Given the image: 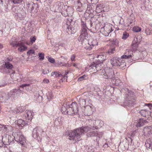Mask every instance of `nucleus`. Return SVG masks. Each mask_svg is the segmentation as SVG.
I'll return each mask as SVG.
<instances>
[{
    "instance_id": "f257e3e1",
    "label": "nucleus",
    "mask_w": 152,
    "mask_h": 152,
    "mask_svg": "<svg viewBox=\"0 0 152 152\" xmlns=\"http://www.w3.org/2000/svg\"><path fill=\"white\" fill-rule=\"evenodd\" d=\"M87 132L88 133L86 135L88 137L98 136V132L96 130L88 126H83L73 131H70L68 133V135L69 140H75V142H77L79 141L83 134Z\"/></svg>"
},
{
    "instance_id": "f03ea898",
    "label": "nucleus",
    "mask_w": 152,
    "mask_h": 152,
    "mask_svg": "<svg viewBox=\"0 0 152 152\" xmlns=\"http://www.w3.org/2000/svg\"><path fill=\"white\" fill-rule=\"evenodd\" d=\"M61 111L64 114L74 116L78 114V105L75 102H72L70 104L67 103L66 106H62Z\"/></svg>"
},
{
    "instance_id": "7ed1b4c3",
    "label": "nucleus",
    "mask_w": 152,
    "mask_h": 152,
    "mask_svg": "<svg viewBox=\"0 0 152 152\" xmlns=\"http://www.w3.org/2000/svg\"><path fill=\"white\" fill-rule=\"evenodd\" d=\"M81 44L83 45V47L87 50H90L92 49L94 46L98 45V42L96 39H94L92 38H90L87 41H84Z\"/></svg>"
},
{
    "instance_id": "20e7f679",
    "label": "nucleus",
    "mask_w": 152,
    "mask_h": 152,
    "mask_svg": "<svg viewBox=\"0 0 152 152\" xmlns=\"http://www.w3.org/2000/svg\"><path fill=\"white\" fill-rule=\"evenodd\" d=\"M12 135L14 136V138L16 142H19L22 145H24L25 140V138L20 132L17 131L14 133L13 132Z\"/></svg>"
},
{
    "instance_id": "39448f33",
    "label": "nucleus",
    "mask_w": 152,
    "mask_h": 152,
    "mask_svg": "<svg viewBox=\"0 0 152 152\" xmlns=\"http://www.w3.org/2000/svg\"><path fill=\"white\" fill-rule=\"evenodd\" d=\"M111 64L113 66H120L126 65V63L124 60H122L121 58L115 57L111 58L110 60Z\"/></svg>"
},
{
    "instance_id": "423d86ee",
    "label": "nucleus",
    "mask_w": 152,
    "mask_h": 152,
    "mask_svg": "<svg viewBox=\"0 0 152 152\" xmlns=\"http://www.w3.org/2000/svg\"><path fill=\"white\" fill-rule=\"evenodd\" d=\"M87 29H81V33L78 38V41L81 42L87 41L88 38V34L87 32Z\"/></svg>"
},
{
    "instance_id": "0eeeda50",
    "label": "nucleus",
    "mask_w": 152,
    "mask_h": 152,
    "mask_svg": "<svg viewBox=\"0 0 152 152\" xmlns=\"http://www.w3.org/2000/svg\"><path fill=\"white\" fill-rule=\"evenodd\" d=\"M105 73L103 72V75L104 77L106 79H108V80L110 81V79H112L114 76V72L112 69H109L106 70V71H104Z\"/></svg>"
},
{
    "instance_id": "6e6552de",
    "label": "nucleus",
    "mask_w": 152,
    "mask_h": 152,
    "mask_svg": "<svg viewBox=\"0 0 152 152\" xmlns=\"http://www.w3.org/2000/svg\"><path fill=\"white\" fill-rule=\"evenodd\" d=\"M113 30L112 27L110 26H105L101 28L100 32L105 37L108 36Z\"/></svg>"
},
{
    "instance_id": "1a4fd4ad",
    "label": "nucleus",
    "mask_w": 152,
    "mask_h": 152,
    "mask_svg": "<svg viewBox=\"0 0 152 152\" xmlns=\"http://www.w3.org/2000/svg\"><path fill=\"white\" fill-rule=\"evenodd\" d=\"M13 140L12 138L8 134H4L2 136V142L4 145H10Z\"/></svg>"
},
{
    "instance_id": "9d476101",
    "label": "nucleus",
    "mask_w": 152,
    "mask_h": 152,
    "mask_svg": "<svg viewBox=\"0 0 152 152\" xmlns=\"http://www.w3.org/2000/svg\"><path fill=\"white\" fill-rule=\"evenodd\" d=\"M74 22L71 20H67L66 23L65 24L64 26L65 28H66V31H68L69 29L71 30H73L74 29L73 26L74 25Z\"/></svg>"
},
{
    "instance_id": "9b49d317",
    "label": "nucleus",
    "mask_w": 152,
    "mask_h": 152,
    "mask_svg": "<svg viewBox=\"0 0 152 152\" xmlns=\"http://www.w3.org/2000/svg\"><path fill=\"white\" fill-rule=\"evenodd\" d=\"M21 90L18 88L17 89H13L9 92V95L10 96L11 98H15L19 96V94L20 93Z\"/></svg>"
},
{
    "instance_id": "f8f14e48",
    "label": "nucleus",
    "mask_w": 152,
    "mask_h": 152,
    "mask_svg": "<svg viewBox=\"0 0 152 152\" xmlns=\"http://www.w3.org/2000/svg\"><path fill=\"white\" fill-rule=\"evenodd\" d=\"M87 96L86 93H83L80 98L79 100V103L80 105L84 106L86 104V101H88L89 99L87 98Z\"/></svg>"
},
{
    "instance_id": "ddd939ff",
    "label": "nucleus",
    "mask_w": 152,
    "mask_h": 152,
    "mask_svg": "<svg viewBox=\"0 0 152 152\" xmlns=\"http://www.w3.org/2000/svg\"><path fill=\"white\" fill-rule=\"evenodd\" d=\"M143 131L145 136H150L152 134V125L145 126L143 128Z\"/></svg>"
},
{
    "instance_id": "4468645a",
    "label": "nucleus",
    "mask_w": 152,
    "mask_h": 152,
    "mask_svg": "<svg viewBox=\"0 0 152 152\" xmlns=\"http://www.w3.org/2000/svg\"><path fill=\"white\" fill-rule=\"evenodd\" d=\"M90 121L91 123V127L92 129H96L97 126H100V125L99 124L101 121L99 120H91Z\"/></svg>"
},
{
    "instance_id": "2eb2a0df",
    "label": "nucleus",
    "mask_w": 152,
    "mask_h": 152,
    "mask_svg": "<svg viewBox=\"0 0 152 152\" xmlns=\"http://www.w3.org/2000/svg\"><path fill=\"white\" fill-rule=\"evenodd\" d=\"M41 131L43 132V131L41 128H38V127L35 128L33 130L32 133V137L34 138H37L39 136V134L40 133Z\"/></svg>"
},
{
    "instance_id": "dca6fc26",
    "label": "nucleus",
    "mask_w": 152,
    "mask_h": 152,
    "mask_svg": "<svg viewBox=\"0 0 152 152\" xmlns=\"http://www.w3.org/2000/svg\"><path fill=\"white\" fill-rule=\"evenodd\" d=\"M142 37L141 36H138L134 38V40L132 41V46L137 49V48L141 40Z\"/></svg>"
},
{
    "instance_id": "f3484780",
    "label": "nucleus",
    "mask_w": 152,
    "mask_h": 152,
    "mask_svg": "<svg viewBox=\"0 0 152 152\" xmlns=\"http://www.w3.org/2000/svg\"><path fill=\"white\" fill-rule=\"evenodd\" d=\"M110 85H113L116 86L121 85V80L119 79L113 78L112 79H110V81H109Z\"/></svg>"
},
{
    "instance_id": "a211bd4d",
    "label": "nucleus",
    "mask_w": 152,
    "mask_h": 152,
    "mask_svg": "<svg viewBox=\"0 0 152 152\" xmlns=\"http://www.w3.org/2000/svg\"><path fill=\"white\" fill-rule=\"evenodd\" d=\"M11 99L10 95H9V92L7 94L6 93L2 92L1 93L0 96V99L4 102H6L9 99Z\"/></svg>"
},
{
    "instance_id": "6ab92c4d",
    "label": "nucleus",
    "mask_w": 152,
    "mask_h": 152,
    "mask_svg": "<svg viewBox=\"0 0 152 152\" xmlns=\"http://www.w3.org/2000/svg\"><path fill=\"white\" fill-rule=\"evenodd\" d=\"M139 113L141 115L148 118L149 117L148 116L151 114V113L150 111L146 110H141L140 111Z\"/></svg>"
},
{
    "instance_id": "aec40b11",
    "label": "nucleus",
    "mask_w": 152,
    "mask_h": 152,
    "mask_svg": "<svg viewBox=\"0 0 152 152\" xmlns=\"http://www.w3.org/2000/svg\"><path fill=\"white\" fill-rule=\"evenodd\" d=\"M95 64L97 72L101 70L104 66L102 62L96 61Z\"/></svg>"
},
{
    "instance_id": "412c9836",
    "label": "nucleus",
    "mask_w": 152,
    "mask_h": 152,
    "mask_svg": "<svg viewBox=\"0 0 152 152\" xmlns=\"http://www.w3.org/2000/svg\"><path fill=\"white\" fill-rule=\"evenodd\" d=\"M103 5L101 4H98L96 5V12L97 13H99L104 11Z\"/></svg>"
},
{
    "instance_id": "4be33fe9",
    "label": "nucleus",
    "mask_w": 152,
    "mask_h": 152,
    "mask_svg": "<svg viewBox=\"0 0 152 152\" xmlns=\"http://www.w3.org/2000/svg\"><path fill=\"white\" fill-rule=\"evenodd\" d=\"M26 117L27 119L31 121L33 118L34 113L30 110H26Z\"/></svg>"
},
{
    "instance_id": "5701e85b",
    "label": "nucleus",
    "mask_w": 152,
    "mask_h": 152,
    "mask_svg": "<svg viewBox=\"0 0 152 152\" xmlns=\"http://www.w3.org/2000/svg\"><path fill=\"white\" fill-rule=\"evenodd\" d=\"M15 123L19 126H21L23 127L27 124H28L27 121H25L22 119H19L18 120L15 121Z\"/></svg>"
},
{
    "instance_id": "b1692460",
    "label": "nucleus",
    "mask_w": 152,
    "mask_h": 152,
    "mask_svg": "<svg viewBox=\"0 0 152 152\" xmlns=\"http://www.w3.org/2000/svg\"><path fill=\"white\" fill-rule=\"evenodd\" d=\"M25 109V107L23 106H19L13 110V112L14 113H18L23 111Z\"/></svg>"
},
{
    "instance_id": "393cba45",
    "label": "nucleus",
    "mask_w": 152,
    "mask_h": 152,
    "mask_svg": "<svg viewBox=\"0 0 152 152\" xmlns=\"http://www.w3.org/2000/svg\"><path fill=\"white\" fill-rule=\"evenodd\" d=\"M145 146L147 148H148L152 150V138L148 139L146 141Z\"/></svg>"
},
{
    "instance_id": "a878e982",
    "label": "nucleus",
    "mask_w": 152,
    "mask_h": 152,
    "mask_svg": "<svg viewBox=\"0 0 152 152\" xmlns=\"http://www.w3.org/2000/svg\"><path fill=\"white\" fill-rule=\"evenodd\" d=\"M65 7L63 2H58L57 3L56 8L60 12H63V7Z\"/></svg>"
},
{
    "instance_id": "bb28decb",
    "label": "nucleus",
    "mask_w": 152,
    "mask_h": 152,
    "mask_svg": "<svg viewBox=\"0 0 152 152\" xmlns=\"http://www.w3.org/2000/svg\"><path fill=\"white\" fill-rule=\"evenodd\" d=\"M8 4L7 6H8V5H10V4H18L21 3L23 1L22 0H8Z\"/></svg>"
},
{
    "instance_id": "cd10ccee",
    "label": "nucleus",
    "mask_w": 152,
    "mask_h": 152,
    "mask_svg": "<svg viewBox=\"0 0 152 152\" xmlns=\"http://www.w3.org/2000/svg\"><path fill=\"white\" fill-rule=\"evenodd\" d=\"M96 67L95 62H94L89 66V70L90 72H96L97 71Z\"/></svg>"
},
{
    "instance_id": "c85d7f7f",
    "label": "nucleus",
    "mask_w": 152,
    "mask_h": 152,
    "mask_svg": "<svg viewBox=\"0 0 152 152\" xmlns=\"http://www.w3.org/2000/svg\"><path fill=\"white\" fill-rule=\"evenodd\" d=\"M125 104L126 105L130 106L135 104V101L133 99H131V100L127 99L125 102Z\"/></svg>"
},
{
    "instance_id": "c756f323",
    "label": "nucleus",
    "mask_w": 152,
    "mask_h": 152,
    "mask_svg": "<svg viewBox=\"0 0 152 152\" xmlns=\"http://www.w3.org/2000/svg\"><path fill=\"white\" fill-rule=\"evenodd\" d=\"M69 73V72H66L65 71H64L62 72V74L59 73L58 72L57 77H60L62 76V77L63 78H64V80L66 79L67 80V75Z\"/></svg>"
},
{
    "instance_id": "7c9ffc66",
    "label": "nucleus",
    "mask_w": 152,
    "mask_h": 152,
    "mask_svg": "<svg viewBox=\"0 0 152 152\" xmlns=\"http://www.w3.org/2000/svg\"><path fill=\"white\" fill-rule=\"evenodd\" d=\"M110 42L111 44L113 45V47L115 48V47L118 46L119 41L118 39H113L110 41Z\"/></svg>"
},
{
    "instance_id": "2f4dec72",
    "label": "nucleus",
    "mask_w": 152,
    "mask_h": 152,
    "mask_svg": "<svg viewBox=\"0 0 152 152\" xmlns=\"http://www.w3.org/2000/svg\"><path fill=\"white\" fill-rule=\"evenodd\" d=\"M4 130L6 132L9 133L11 132L13 130V128L10 126H4Z\"/></svg>"
},
{
    "instance_id": "473e14b6",
    "label": "nucleus",
    "mask_w": 152,
    "mask_h": 152,
    "mask_svg": "<svg viewBox=\"0 0 152 152\" xmlns=\"http://www.w3.org/2000/svg\"><path fill=\"white\" fill-rule=\"evenodd\" d=\"M97 58L96 61L102 62L103 63V61L106 59V57L103 54H101L98 56Z\"/></svg>"
},
{
    "instance_id": "72a5a7b5",
    "label": "nucleus",
    "mask_w": 152,
    "mask_h": 152,
    "mask_svg": "<svg viewBox=\"0 0 152 152\" xmlns=\"http://www.w3.org/2000/svg\"><path fill=\"white\" fill-rule=\"evenodd\" d=\"M146 121L142 119H139L137 121V123L136 125L137 127H141L143 126L144 124L146 123Z\"/></svg>"
},
{
    "instance_id": "f704fd0d",
    "label": "nucleus",
    "mask_w": 152,
    "mask_h": 152,
    "mask_svg": "<svg viewBox=\"0 0 152 152\" xmlns=\"http://www.w3.org/2000/svg\"><path fill=\"white\" fill-rule=\"evenodd\" d=\"M18 47L19 48H18V50L20 52L25 50L27 49V47L25 46L22 43H19Z\"/></svg>"
},
{
    "instance_id": "c9c22d12",
    "label": "nucleus",
    "mask_w": 152,
    "mask_h": 152,
    "mask_svg": "<svg viewBox=\"0 0 152 152\" xmlns=\"http://www.w3.org/2000/svg\"><path fill=\"white\" fill-rule=\"evenodd\" d=\"M85 108L84 110L85 112H86V114L87 115H89L91 113V108L89 106H87L86 107L84 106Z\"/></svg>"
},
{
    "instance_id": "e433bc0d",
    "label": "nucleus",
    "mask_w": 152,
    "mask_h": 152,
    "mask_svg": "<svg viewBox=\"0 0 152 152\" xmlns=\"http://www.w3.org/2000/svg\"><path fill=\"white\" fill-rule=\"evenodd\" d=\"M4 67L9 69H12L13 68V66L9 62L6 61L5 62Z\"/></svg>"
},
{
    "instance_id": "4c0bfd02",
    "label": "nucleus",
    "mask_w": 152,
    "mask_h": 152,
    "mask_svg": "<svg viewBox=\"0 0 152 152\" xmlns=\"http://www.w3.org/2000/svg\"><path fill=\"white\" fill-rule=\"evenodd\" d=\"M76 5H77V7L76 8L77 10L79 12H81L82 11V9L81 8L82 4L78 0L76 3Z\"/></svg>"
},
{
    "instance_id": "58836bf2",
    "label": "nucleus",
    "mask_w": 152,
    "mask_h": 152,
    "mask_svg": "<svg viewBox=\"0 0 152 152\" xmlns=\"http://www.w3.org/2000/svg\"><path fill=\"white\" fill-rule=\"evenodd\" d=\"M26 8L30 12H31L34 9V7L33 4H29L27 5Z\"/></svg>"
},
{
    "instance_id": "ea45409f",
    "label": "nucleus",
    "mask_w": 152,
    "mask_h": 152,
    "mask_svg": "<svg viewBox=\"0 0 152 152\" xmlns=\"http://www.w3.org/2000/svg\"><path fill=\"white\" fill-rule=\"evenodd\" d=\"M17 16L21 20L23 19L25 17V13L22 12L17 13Z\"/></svg>"
},
{
    "instance_id": "a19ab883",
    "label": "nucleus",
    "mask_w": 152,
    "mask_h": 152,
    "mask_svg": "<svg viewBox=\"0 0 152 152\" xmlns=\"http://www.w3.org/2000/svg\"><path fill=\"white\" fill-rule=\"evenodd\" d=\"M132 56V55H124L121 56V58L122 59H131Z\"/></svg>"
},
{
    "instance_id": "79ce46f5",
    "label": "nucleus",
    "mask_w": 152,
    "mask_h": 152,
    "mask_svg": "<svg viewBox=\"0 0 152 152\" xmlns=\"http://www.w3.org/2000/svg\"><path fill=\"white\" fill-rule=\"evenodd\" d=\"M94 6L93 5H88L87 10L90 12L91 13H92L94 11L93 9Z\"/></svg>"
},
{
    "instance_id": "37998d69",
    "label": "nucleus",
    "mask_w": 152,
    "mask_h": 152,
    "mask_svg": "<svg viewBox=\"0 0 152 152\" xmlns=\"http://www.w3.org/2000/svg\"><path fill=\"white\" fill-rule=\"evenodd\" d=\"M141 28L138 26H134L133 28V31L136 32L140 31H141Z\"/></svg>"
},
{
    "instance_id": "c03bdc74",
    "label": "nucleus",
    "mask_w": 152,
    "mask_h": 152,
    "mask_svg": "<svg viewBox=\"0 0 152 152\" xmlns=\"http://www.w3.org/2000/svg\"><path fill=\"white\" fill-rule=\"evenodd\" d=\"M145 33L147 35H150L152 34V29L149 28H146L145 30Z\"/></svg>"
},
{
    "instance_id": "a18cd8bd",
    "label": "nucleus",
    "mask_w": 152,
    "mask_h": 152,
    "mask_svg": "<svg viewBox=\"0 0 152 152\" xmlns=\"http://www.w3.org/2000/svg\"><path fill=\"white\" fill-rule=\"evenodd\" d=\"M81 25L82 26L81 29H87L88 28L85 22L81 21Z\"/></svg>"
},
{
    "instance_id": "49530a36",
    "label": "nucleus",
    "mask_w": 152,
    "mask_h": 152,
    "mask_svg": "<svg viewBox=\"0 0 152 152\" xmlns=\"http://www.w3.org/2000/svg\"><path fill=\"white\" fill-rule=\"evenodd\" d=\"M129 36V34L126 32H124L123 33V36L122 37V39H126Z\"/></svg>"
},
{
    "instance_id": "de8ad7c7",
    "label": "nucleus",
    "mask_w": 152,
    "mask_h": 152,
    "mask_svg": "<svg viewBox=\"0 0 152 152\" xmlns=\"http://www.w3.org/2000/svg\"><path fill=\"white\" fill-rule=\"evenodd\" d=\"M47 58L48 59V60L50 63L54 64L55 62V60L53 58H51V57L49 56H47Z\"/></svg>"
},
{
    "instance_id": "09e8293b",
    "label": "nucleus",
    "mask_w": 152,
    "mask_h": 152,
    "mask_svg": "<svg viewBox=\"0 0 152 152\" xmlns=\"http://www.w3.org/2000/svg\"><path fill=\"white\" fill-rule=\"evenodd\" d=\"M115 48H111L108 51V53L110 54H112L114 53V52L115 51Z\"/></svg>"
},
{
    "instance_id": "8fccbe9b",
    "label": "nucleus",
    "mask_w": 152,
    "mask_h": 152,
    "mask_svg": "<svg viewBox=\"0 0 152 152\" xmlns=\"http://www.w3.org/2000/svg\"><path fill=\"white\" fill-rule=\"evenodd\" d=\"M39 59L42 60L44 58V54L43 53H39Z\"/></svg>"
},
{
    "instance_id": "3c124183",
    "label": "nucleus",
    "mask_w": 152,
    "mask_h": 152,
    "mask_svg": "<svg viewBox=\"0 0 152 152\" xmlns=\"http://www.w3.org/2000/svg\"><path fill=\"white\" fill-rule=\"evenodd\" d=\"M30 42L31 43H33L36 40V37L35 36H34L33 37H31L30 38Z\"/></svg>"
},
{
    "instance_id": "603ef678",
    "label": "nucleus",
    "mask_w": 152,
    "mask_h": 152,
    "mask_svg": "<svg viewBox=\"0 0 152 152\" xmlns=\"http://www.w3.org/2000/svg\"><path fill=\"white\" fill-rule=\"evenodd\" d=\"M86 77V76L85 75H83L80 77L78 79V81H81L85 79V78Z\"/></svg>"
},
{
    "instance_id": "864d4df0",
    "label": "nucleus",
    "mask_w": 152,
    "mask_h": 152,
    "mask_svg": "<svg viewBox=\"0 0 152 152\" xmlns=\"http://www.w3.org/2000/svg\"><path fill=\"white\" fill-rule=\"evenodd\" d=\"M42 73L44 74H48L49 73V70L47 69H43L42 70Z\"/></svg>"
},
{
    "instance_id": "5fc2aeb1",
    "label": "nucleus",
    "mask_w": 152,
    "mask_h": 152,
    "mask_svg": "<svg viewBox=\"0 0 152 152\" xmlns=\"http://www.w3.org/2000/svg\"><path fill=\"white\" fill-rule=\"evenodd\" d=\"M34 53L35 52L32 50H30L27 52V54L29 55L31 54H34Z\"/></svg>"
},
{
    "instance_id": "6e6d98bb",
    "label": "nucleus",
    "mask_w": 152,
    "mask_h": 152,
    "mask_svg": "<svg viewBox=\"0 0 152 152\" xmlns=\"http://www.w3.org/2000/svg\"><path fill=\"white\" fill-rule=\"evenodd\" d=\"M10 45L14 47H17L18 46V43H16L15 42H12L10 43Z\"/></svg>"
},
{
    "instance_id": "4d7b16f0",
    "label": "nucleus",
    "mask_w": 152,
    "mask_h": 152,
    "mask_svg": "<svg viewBox=\"0 0 152 152\" xmlns=\"http://www.w3.org/2000/svg\"><path fill=\"white\" fill-rule=\"evenodd\" d=\"M58 73L57 72H52L51 74V75L52 76H55L57 77Z\"/></svg>"
},
{
    "instance_id": "13d9d810",
    "label": "nucleus",
    "mask_w": 152,
    "mask_h": 152,
    "mask_svg": "<svg viewBox=\"0 0 152 152\" xmlns=\"http://www.w3.org/2000/svg\"><path fill=\"white\" fill-rule=\"evenodd\" d=\"M103 135V133L102 132H98V136H97L99 137H102Z\"/></svg>"
},
{
    "instance_id": "bf43d9fd",
    "label": "nucleus",
    "mask_w": 152,
    "mask_h": 152,
    "mask_svg": "<svg viewBox=\"0 0 152 152\" xmlns=\"http://www.w3.org/2000/svg\"><path fill=\"white\" fill-rule=\"evenodd\" d=\"M12 12L16 14L18 13V10L15 8H13L12 9Z\"/></svg>"
},
{
    "instance_id": "052dcab7",
    "label": "nucleus",
    "mask_w": 152,
    "mask_h": 152,
    "mask_svg": "<svg viewBox=\"0 0 152 152\" xmlns=\"http://www.w3.org/2000/svg\"><path fill=\"white\" fill-rule=\"evenodd\" d=\"M145 105L148 106L150 109L152 108V104L146 103L145 104Z\"/></svg>"
},
{
    "instance_id": "680f3d73",
    "label": "nucleus",
    "mask_w": 152,
    "mask_h": 152,
    "mask_svg": "<svg viewBox=\"0 0 152 152\" xmlns=\"http://www.w3.org/2000/svg\"><path fill=\"white\" fill-rule=\"evenodd\" d=\"M29 85H30L29 84H22L21 86H20V87H22L23 88L24 87L29 86Z\"/></svg>"
},
{
    "instance_id": "e2e57ef3",
    "label": "nucleus",
    "mask_w": 152,
    "mask_h": 152,
    "mask_svg": "<svg viewBox=\"0 0 152 152\" xmlns=\"http://www.w3.org/2000/svg\"><path fill=\"white\" fill-rule=\"evenodd\" d=\"M43 81L44 83H48L49 82V80L48 79H45L43 80Z\"/></svg>"
},
{
    "instance_id": "0e129e2a",
    "label": "nucleus",
    "mask_w": 152,
    "mask_h": 152,
    "mask_svg": "<svg viewBox=\"0 0 152 152\" xmlns=\"http://www.w3.org/2000/svg\"><path fill=\"white\" fill-rule=\"evenodd\" d=\"M75 58V56L74 55H72L71 57V59L72 61H73Z\"/></svg>"
},
{
    "instance_id": "69168bd1",
    "label": "nucleus",
    "mask_w": 152,
    "mask_h": 152,
    "mask_svg": "<svg viewBox=\"0 0 152 152\" xmlns=\"http://www.w3.org/2000/svg\"><path fill=\"white\" fill-rule=\"evenodd\" d=\"M92 20H91L90 21V26L91 27H92L93 26V22L92 21Z\"/></svg>"
},
{
    "instance_id": "338daca9",
    "label": "nucleus",
    "mask_w": 152,
    "mask_h": 152,
    "mask_svg": "<svg viewBox=\"0 0 152 152\" xmlns=\"http://www.w3.org/2000/svg\"><path fill=\"white\" fill-rule=\"evenodd\" d=\"M3 47V45L2 44L0 43V48L1 49Z\"/></svg>"
},
{
    "instance_id": "774afa93",
    "label": "nucleus",
    "mask_w": 152,
    "mask_h": 152,
    "mask_svg": "<svg viewBox=\"0 0 152 152\" xmlns=\"http://www.w3.org/2000/svg\"><path fill=\"white\" fill-rule=\"evenodd\" d=\"M3 0H0V1H1L0 4H1L2 5L3 4Z\"/></svg>"
}]
</instances>
